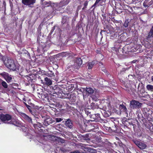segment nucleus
<instances>
[{
  "label": "nucleus",
  "instance_id": "31",
  "mask_svg": "<svg viewBox=\"0 0 153 153\" xmlns=\"http://www.w3.org/2000/svg\"><path fill=\"white\" fill-rule=\"evenodd\" d=\"M26 105L27 107V108H28V109H29V108L30 107V106H29V105Z\"/></svg>",
  "mask_w": 153,
  "mask_h": 153
},
{
  "label": "nucleus",
  "instance_id": "38",
  "mask_svg": "<svg viewBox=\"0 0 153 153\" xmlns=\"http://www.w3.org/2000/svg\"><path fill=\"white\" fill-rule=\"evenodd\" d=\"M129 124H130V125H131V123H129Z\"/></svg>",
  "mask_w": 153,
  "mask_h": 153
},
{
  "label": "nucleus",
  "instance_id": "15",
  "mask_svg": "<svg viewBox=\"0 0 153 153\" xmlns=\"http://www.w3.org/2000/svg\"><path fill=\"white\" fill-rule=\"evenodd\" d=\"M65 125L70 128H71L72 127L73 125L72 122L71 120L70 119H68L65 122Z\"/></svg>",
  "mask_w": 153,
  "mask_h": 153
},
{
  "label": "nucleus",
  "instance_id": "5",
  "mask_svg": "<svg viewBox=\"0 0 153 153\" xmlns=\"http://www.w3.org/2000/svg\"><path fill=\"white\" fill-rule=\"evenodd\" d=\"M145 93L146 92L145 91L144 88H143V87H142L140 88V90L139 92H138V94L140 96L144 97L146 98L148 97L149 96V94H147L145 95Z\"/></svg>",
  "mask_w": 153,
  "mask_h": 153
},
{
  "label": "nucleus",
  "instance_id": "22",
  "mask_svg": "<svg viewBox=\"0 0 153 153\" xmlns=\"http://www.w3.org/2000/svg\"><path fill=\"white\" fill-rule=\"evenodd\" d=\"M54 120L57 122H60L63 120L62 118H55Z\"/></svg>",
  "mask_w": 153,
  "mask_h": 153
},
{
  "label": "nucleus",
  "instance_id": "30",
  "mask_svg": "<svg viewBox=\"0 0 153 153\" xmlns=\"http://www.w3.org/2000/svg\"><path fill=\"white\" fill-rule=\"evenodd\" d=\"M137 61V60H133V61L132 62L133 63H135Z\"/></svg>",
  "mask_w": 153,
  "mask_h": 153
},
{
  "label": "nucleus",
  "instance_id": "25",
  "mask_svg": "<svg viewBox=\"0 0 153 153\" xmlns=\"http://www.w3.org/2000/svg\"><path fill=\"white\" fill-rule=\"evenodd\" d=\"M33 126L35 128H36L37 127H38L39 128H41V125L39 123H37V124H34Z\"/></svg>",
  "mask_w": 153,
  "mask_h": 153
},
{
  "label": "nucleus",
  "instance_id": "32",
  "mask_svg": "<svg viewBox=\"0 0 153 153\" xmlns=\"http://www.w3.org/2000/svg\"><path fill=\"white\" fill-rule=\"evenodd\" d=\"M50 4L49 3H47V6H49V5H50Z\"/></svg>",
  "mask_w": 153,
  "mask_h": 153
},
{
  "label": "nucleus",
  "instance_id": "26",
  "mask_svg": "<svg viewBox=\"0 0 153 153\" xmlns=\"http://www.w3.org/2000/svg\"><path fill=\"white\" fill-rule=\"evenodd\" d=\"M102 71H103L106 74H108V73H107V71L105 69H103L102 70Z\"/></svg>",
  "mask_w": 153,
  "mask_h": 153
},
{
  "label": "nucleus",
  "instance_id": "6",
  "mask_svg": "<svg viewBox=\"0 0 153 153\" xmlns=\"http://www.w3.org/2000/svg\"><path fill=\"white\" fill-rule=\"evenodd\" d=\"M1 75L3 76L5 80L8 82H9L11 81L12 78L11 75H10L8 73L4 72L1 74Z\"/></svg>",
  "mask_w": 153,
  "mask_h": 153
},
{
  "label": "nucleus",
  "instance_id": "11",
  "mask_svg": "<svg viewBox=\"0 0 153 153\" xmlns=\"http://www.w3.org/2000/svg\"><path fill=\"white\" fill-rule=\"evenodd\" d=\"M96 90H94L91 88H86L84 90V91L87 92V94L91 95Z\"/></svg>",
  "mask_w": 153,
  "mask_h": 153
},
{
  "label": "nucleus",
  "instance_id": "43",
  "mask_svg": "<svg viewBox=\"0 0 153 153\" xmlns=\"http://www.w3.org/2000/svg\"><path fill=\"white\" fill-rule=\"evenodd\" d=\"M10 0V1L11 0Z\"/></svg>",
  "mask_w": 153,
  "mask_h": 153
},
{
  "label": "nucleus",
  "instance_id": "17",
  "mask_svg": "<svg viewBox=\"0 0 153 153\" xmlns=\"http://www.w3.org/2000/svg\"><path fill=\"white\" fill-rule=\"evenodd\" d=\"M146 88L147 89L151 92L153 91V85H148L146 86Z\"/></svg>",
  "mask_w": 153,
  "mask_h": 153
},
{
  "label": "nucleus",
  "instance_id": "39",
  "mask_svg": "<svg viewBox=\"0 0 153 153\" xmlns=\"http://www.w3.org/2000/svg\"><path fill=\"white\" fill-rule=\"evenodd\" d=\"M140 1V0H138H138L137 1H138V2H139Z\"/></svg>",
  "mask_w": 153,
  "mask_h": 153
},
{
  "label": "nucleus",
  "instance_id": "9",
  "mask_svg": "<svg viewBox=\"0 0 153 153\" xmlns=\"http://www.w3.org/2000/svg\"><path fill=\"white\" fill-rule=\"evenodd\" d=\"M69 2V0H62L59 3L57 6L59 7H62L68 4Z\"/></svg>",
  "mask_w": 153,
  "mask_h": 153
},
{
  "label": "nucleus",
  "instance_id": "21",
  "mask_svg": "<svg viewBox=\"0 0 153 153\" xmlns=\"http://www.w3.org/2000/svg\"><path fill=\"white\" fill-rule=\"evenodd\" d=\"M1 85L2 86L5 88H6L8 87V85L7 83L4 81H2L1 82Z\"/></svg>",
  "mask_w": 153,
  "mask_h": 153
},
{
  "label": "nucleus",
  "instance_id": "8",
  "mask_svg": "<svg viewBox=\"0 0 153 153\" xmlns=\"http://www.w3.org/2000/svg\"><path fill=\"white\" fill-rule=\"evenodd\" d=\"M99 92L97 90H96L95 91L91 94V97L93 100L97 101L99 98Z\"/></svg>",
  "mask_w": 153,
  "mask_h": 153
},
{
  "label": "nucleus",
  "instance_id": "16",
  "mask_svg": "<svg viewBox=\"0 0 153 153\" xmlns=\"http://www.w3.org/2000/svg\"><path fill=\"white\" fill-rule=\"evenodd\" d=\"M97 61H93L91 62H89L88 64V69H91L93 65L96 63Z\"/></svg>",
  "mask_w": 153,
  "mask_h": 153
},
{
  "label": "nucleus",
  "instance_id": "10",
  "mask_svg": "<svg viewBox=\"0 0 153 153\" xmlns=\"http://www.w3.org/2000/svg\"><path fill=\"white\" fill-rule=\"evenodd\" d=\"M53 121L50 117L46 118L44 121V124L46 126H47L50 124L52 123Z\"/></svg>",
  "mask_w": 153,
  "mask_h": 153
},
{
  "label": "nucleus",
  "instance_id": "41",
  "mask_svg": "<svg viewBox=\"0 0 153 153\" xmlns=\"http://www.w3.org/2000/svg\"><path fill=\"white\" fill-rule=\"evenodd\" d=\"M41 81H42V82H43V80H41Z\"/></svg>",
  "mask_w": 153,
  "mask_h": 153
},
{
  "label": "nucleus",
  "instance_id": "37",
  "mask_svg": "<svg viewBox=\"0 0 153 153\" xmlns=\"http://www.w3.org/2000/svg\"><path fill=\"white\" fill-rule=\"evenodd\" d=\"M109 115V114H108L106 116H108Z\"/></svg>",
  "mask_w": 153,
  "mask_h": 153
},
{
  "label": "nucleus",
  "instance_id": "35",
  "mask_svg": "<svg viewBox=\"0 0 153 153\" xmlns=\"http://www.w3.org/2000/svg\"><path fill=\"white\" fill-rule=\"evenodd\" d=\"M152 78V80L153 81V76H152V78Z\"/></svg>",
  "mask_w": 153,
  "mask_h": 153
},
{
  "label": "nucleus",
  "instance_id": "34",
  "mask_svg": "<svg viewBox=\"0 0 153 153\" xmlns=\"http://www.w3.org/2000/svg\"><path fill=\"white\" fill-rule=\"evenodd\" d=\"M97 4H95V3H94V5H93V6H96Z\"/></svg>",
  "mask_w": 153,
  "mask_h": 153
},
{
  "label": "nucleus",
  "instance_id": "29",
  "mask_svg": "<svg viewBox=\"0 0 153 153\" xmlns=\"http://www.w3.org/2000/svg\"><path fill=\"white\" fill-rule=\"evenodd\" d=\"M88 5V3L87 2H85L84 3V6H86Z\"/></svg>",
  "mask_w": 153,
  "mask_h": 153
},
{
  "label": "nucleus",
  "instance_id": "42",
  "mask_svg": "<svg viewBox=\"0 0 153 153\" xmlns=\"http://www.w3.org/2000/svg\"><path fill=\"white\" fill-rule=\"evenodd\" d=\"M26 130H27V129H26V130H25V131H26Z\"/></svg>",
  "mask_w": 153,
  "mask_h": 153
},
{
  "label": "nucleus",
  "instance_id": "27",
  "mask_svg": "<svg viewBox=\"0 0 153 153\" xmlns=\"http://www.w3.org/2000/svg\"><path fill=\"white\" fill-rule=\"evenodd\" d=\"M100 1V0H96L95 4H97Z\"/></svg>",
  "mask_w": 153,
  "mask_h": 153
},
{
  "label": "nucleus",
  "instance_id": "13",
  "mask_svg": "<svg viewBox=\"0 0 153 153\" xmlns=\"http://www.w3.org/2000/svg\"><path fill=\"white\" fill-rule=\"evenodd\" d=\"M153 4V0H152L149 2L147 0H145L143 3V6L146 7L150 6L151 4Z\"/></svg>",
  "mask_w": 153,
  "mask_h": 153
},
{
  "label": "nucleus",
  "instance_id": "14",
  "mask_svg": "<svg viewBox=\"0 0 153 153\" xmlns=\"http://www.w3.org/2000/svg\"><path fill=\"white\" fill-rule=\"evenodd\" d=\"M22 117H23L29 123H32V119L30 117L25 114H22Z\"/></svg>",
  "mask_w": 153,
  "mask_h": 153
},
{
  "label": "nucleus",
  "instance_id": "2",
  "mask_svg": "<svg viewBox=\"0 0 153 153\" xmlns=\"http://www.w3.org/2000/svg\"><path fill=\"white\" fill-rule=\"evenodd\" d=\"M11 117L10 115L9 114H6L0 115V119L2 121L5 123H8L13 124L14 125L17 126V122L16 120H12L9 123L7 122L11 120Z\"/></svg>",
  "mask_w": 153,
  "mask_h": 153
},
{
  "label": "nucleus",
  "instance_id": "40",
  "mask_svg": "<svg viewBox=\"0 0 153 153\" xmlns=\"http://www.w3.org/2000/svg\"><path fill=\"white\" fill-rule=\"evenodd\" d=\"M100 63L101 64V65H102V64L101 63Z\"/></svg>",
  "mask_w": 153,
  "mask_h": 153
},
{
  "label": "nucleus",
  "instance_id": "33",
  "mask_svg": "<svg viewBox=\"0 0 153 153\" xmlns=\"http://www.w3.org/2000/svg\"><path fill=\"white\" fill-rule=\"evenodd\" d=\"M150 30H151V31H152L153 32V26H152V28Z\"/></svg>",
  "mask_w": 153,
  "mask_h": 153
},
{
  "label": "nucleus",
  "instance_id": "1",
  "mask_svg": "<svg viewBox=\"0 0 153 153\" xmlns=\"http://www.w3.org/2000/svg\"><path fill=\"white\" fill-rule=\"evenodd\" d=\"M3 60L4 64L7 68L13 71H15L16 69L18 64L13 59L8 57H4Z\"/></svg>",
  "mask_w": 153,
  "mask_h": 153
},
{
  "label": "nucleus",
  "instance_id": "19",
  "mask_svg": "<svg viewBox=\"0 0 153 153\" xmlns=\"http://www.w3.org/2000/svg\"><path fill=\"white\" fill-rule=\"evenodd\" d=\"M45 75L48 77H53L55 76L54 73L52 71L50 72V73H46Z\"/></svg>",
  "mask_w": 153,
  "mask_h": 153
},
{
  "label": "nucleus",
  "instance_id": "24",
  "mask_svg": "<svg viewBox=\"0 0 153 153\" xmlns=\"http://www.w3.org/2000/svg\"><path fill=\"white\" fill-rule=\"evenodd\" d=\"M129 22L128 20H126L125 21V22L124 24V26L125 27H127L128 26Z\"/></svg>",
  "mask_w": 153,
  "mask_h": 153
},
{
  "label": "nucleus",
  "instance_id": "20",
  "mask_svg": "<svg viewBox=\"0 0 153 153\" xmlns=\"http://www.w3.org/2000/svg\"><path fill=\"white\" fill-rule=\"evenodd\" d=\"M76 63L78 66H80L82 64V61L81 58L77 59L76 61Z\"/></svg>",
  "mask_w": 153,
  "mask_h": 153
},
{
  "label": "nucleus",
  "instance_id": "18",
  "mask_svg": "<svg viewBox=\"0 0 153 153\" xmlns=\"http://www.w3.org/2000/svg\"><path fill=\"white\" fill-rule=\"evenodd\" d=\"M120 109L121 111L123 112H126L127 108L126 106L123 105H120Z\"/></svg>",
  "mask_w": 153,
  "mask_h": 153
},
{
  "label": "nucleus",
  "instance_id": "4",
  "mask_svg": "<svg viewBox=\"0 0 153 153\" xmlns=\"http://www.w3.org/2000/svg\"><path fill=\"white\" fill-rule=\"evenodd\" d=\"M133 141L134 143L141 149H145L147 147L146 145L144 143L137 140H134Z\"/></svg>",
  "mask_w": 153,
  "mask_h": 153
},
{
  "label": "nucleus",
  "instance_id": "23",
  "mask_svg": "<svg viewBox=\"0 0 153 153\" xmlns=\"http://www.w3.org/2000/svg\"><path fill=\"white\" fill-rule=\"evenodd\" d=\"M153 34V32L151 30H150L148 34V38H150L151 37H152V35Z\"/></svg>",
  "mask_w": 153,
  "mask_h": 153
},
{
  "label": "nucleus",
  "instance_id": "36",
  "mask_svg": "<svg viewBox=\"0 0 153 153\" xmlns=\"http://www.w3.org/2000/svg\"><path fill=\"white\" fill-rule=\"evenodd\" d=\"M140 87V84L138 86V89L139 90V87Z\"/></svg>",
  "mask_w": 153,
  "mask_h": 153
},
{
  "label": "nucleus",
  "instance_id": "12",
  "mask_svg": "<svg viewBox=\"0 0 153 153\" xmlns=\"http://www.w3.org/2000/svg\"><path fill=\"white\" fill-rule=\"evenodd\" d=\"M45 82L43 83H45V84L47 85H50L52 84V81L51 80L48 78L46 77L45 78Z\"/></svg>",
  "mask_w": 153,
  "mask_h": 153
},
{
  "label": "nucleus",
  "instance_id": "7",
  "mask_svg": "<svg viewBox=\"0 0 153 153\" xmlns=\"http://www.w3.org/2000/svg\"><path fill=\"white\" fill-rule=\"evenodd\" d=\"M36 1V0H22V2L25 5L30 6L34 4Z\"/></svg>",
  "mask_w": 153,
  "mask_h": 153
},
{
  "label": "nucleus",
  "instance_id": "3",
  "mask_svg": "<svg viewBox=\"0 0 153 153\" xmlns=\"http://www.w3.org/2000/svg\"><path fill=\"white\" fill-rule=\"evenodd\" d=\"M142 104L138 101L133 100L130 102V106L131 109L139 108L142 106Z\"/></svg>",
  "mask_w": 153,
  "mask_h": 153
},
{
  "label": "nucleus",
  "instance_id": "28",
  "mask_svg": "<svg viewBox=\"0 0 153 153\" xmlns=\"http://www.w3.org/2000/svg\"><path fill=\"white\" fill-rule=\"evenodd\" d=\"M60 141L61 142V143H64V141H65L63 140H62V139H60Z\"/></svg>",
  "mask_w": 153,
  "mask_h": 153
}]
</instances>
